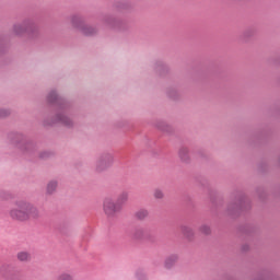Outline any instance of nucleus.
Segmentation results:
<instances>
[{"label": "nucleus", "mask_w": 280, "mask_h": 280, "mask_svg": "<svg viewBox=\"0 0 280 280\" xmlns=\"http://www.w3.org/2000/svg\"><path fill=\"white\" fill-rule=\"evenodd\" d=\"M48 104L57 105V114L55 119L51 121L45 120V126H54V124H61L66 128H73V120L69 115H71V107L68 102L58 96V93L55 90H51L47 95Z\"/></svg>", "instance_id": "nucleus-1"}, {"label": "nucleus", "mask_w": 280, "mask_h": 280, "mask_svg": "<svg viewBox=\"0 0 280 280\" xmlns=\"http://www.w3.org/2000/svg\"><path fill=\"white\" fill-rule=\"evenodd\" d=\"M12 220H19V222H27V220H38L40 218V210L34 203L19 200L15 201V206L9 211Z\"/></svg>", "instance_id": "nucleus-2"}, {"label": "nucleus", "mask_w": 280, "mask_h": 280, "mask_svg": "<svg viewBox=\"0 0 280 280\" xmlns=\"http://www.w3.org/2000/svg\"><path fill=\"white\" fill-rule=\"evenodd\" d=\"M9 137L12 143L24 152V154H34V152H36V145L33 142H28L23 133L15 132L11 133Z\"/></svg>", "instance_id": "nucleus-3"}, {"label": "nucleus", "mask_w": 280, "mask_h": 280, "mask_svg": "<svg viewBox=\"0 0 280 280\" xmlns=\"http://www.w3.org/2000/svg\"><path fill=\"white\" fill-rule=\"evenodd\" d=\"M72 26L79 32H82L84 36H95L97 28L84 23V19L79 15H73L71 19Z\"/></svg>", "instance_id": "nucleus-4"}, {"label": "nucleus", "mask_w": 280, "mask_h": 280, "mask_svg": "<svg viewBox=\"0 0 280 280\" xmlns=\"http://www.w3.org/2000/svg\"><path fill=\"white\" fill-rule=\"evenodd\" d=\"M115 163V155L113 152H103L95 162L96 172H106L108 167H113Z\"/></svg>", "instance_id": "nucleus-5"}, {"label": "nucleus", "mask_w": 280, "mask_h": 280, "mask_svg": "<svg viewBox=\"0 0 280 280\" xmlns=\"http://www.w3.org/2000/svg\"><path fill=\"white\" fill-rule=\"evenodd\" d=\"M38 31V26H36V23L34 20H25L22 23L14 24L13 32L18 36H21L22 34H34V32Z\"/></svg>", "instance_id": "nucleus-6"}, {"label": "nucleus", "mask_w": 280, "mask_h": 280, "mask_svg": "<svg viewBox=\"0 0 280 280\" xmlns=\"http://www.w3.org/2000/svg\"><path fill=\"white\" fill-rule=\"evenodd\" d=\"M103 209L108 218H113V215L121 211V207L117 202L113 201V199L110 198L104 200Z\"/></svg>", "instance_id": "nucleus-7"}, {"label": "nucleus", "mask_w": 280, "mask_h": 280, "mask_svg": "<svg viewBox=\"0 0 280 280\" xmlns=\"http://www.w3.org/2000/svg\"><path fill=\"white\" fill-rule=\"evenodd\" d=\"M0 272L5 280H19V273L14 271V267H12V265H3L0 268Z\"/></svg>", "instance_id": "nucleus-8"}, {"label": "nucleus", "mask_w": 280, "mask_h": 280, "mask_svg": "<svg viewBox=\"0 0 280 280\" xmlns=\"http://www.w3.org/2000/svg\"><path fill=\"white\" fill-rule=\"evenodd\" d=\"M103 23H105V25H107V27H112L113 30H117V27H119L121 25V22L115 18H113V15H107L104 18Z\"/></svg>", "instance_id": "nucleus-9"}, {"label": "nucleus", "mask_w": 280, "mask_h": 280, "mask_svg": "<svg viewBox=\"0 0 280 280\" xmlns=\"http://www.w3.org/2000/svg\"><path fill=\"white\" fill-rule=\"evenodd\" d=\"M178 261V255L173 254L165 258L164 260V267L170 270L176 266V262Z\"/></svg>", "instance_id": "nucleus-10"}, {"label": "nucleus", "mask_w": 280, "mask_h": 280, "mask_svg": "<svg viewBox=\"0 0 280 280\" xmlns=\"http://www.w3.org/2000/svg\"><path fill=\"white\" fill-rule=\"evenodd\" d=\"M56 189H58V180L52 179L48 182L46 187V192L51 196V194H56Z\"/></svg>", "instance_id": "nucleus-11"}, {"label": "nucleus", "mask_w": 280, "mask_h": 280, "mask_svg": "<svg viewBox=\"0 0 280 280\" xmlns=\"http://www.w3.org/2000/svg\"><path fill=\"white\" fill-rule=\"evenodd\" d=\"M128 191H122L118 195L116 202L120 206V209L128 202Z\"/></svg>", "instance_id": "nucleus-12"}, {"label": "nucleus", "mask_w": 280, "mask_h": 280, "mask_svg": "<svg viewBox=\"0 0 280 280\" xmlns=\"http://www.w3.org/2000/svg\"><path fill=\"white\" fill-rule=\"evenodd\" d=\"M145 228H136L133 231V237L135 240H143V237H145Z\"/></svg>", "instance_id": "nucleus-13"}, {"label": "nucleus", "mask_w": 280, "mask_h": 280, "mask_svg": "<svg viewBox=\"0 0 280 280\" xmlns=\"http://www.w3.org/2000/svg\"><path fill=\"white\" fill-rule=\"evenodd\" d=\"M179 159L184 162L187 163L189 161V150L185 147L179 149Z\"/></svg>", "instance_id": "nucleus-14"}, {"label": "nucleus", "mask_w": 280, "mask_h": 280, "mask_svg": "<svg viewBox=\"0 0 280 280\" xmlns=\"http://www.w3.org/2000/svg\"><path fill=\"white\" fill-rule=\"evenodd\" d=\"M18 259L19 261H30L32 256L27 252H20L18 253Z\"/></svg>", "instance_id": "nucleus-15"}, {"label": "nucleus", "mask_w": 280, "mask_h": 280, "mask_svg": "<svg viewBox=\"0 0 280 280\" xmlns=\"http://www.w3.org/2000/svg\"><path fill=\"white\" fill-rule=\"evenodd\" d=\"M148 215H150V212H148V210H145V209H140L136 212V218L138 220H145V218H148Z\"/></svg>", "instance_id": "nucleus-16"}, {"label": "nucleus", "mask_w": 280, "mask_h": 280, "mask_svg": "<svg viewBox=\"0 0 280 280\" xmlns=\"http://www.w3.org/2000/svg\"><path fill=\"white\" fill-rule=\"evenodd\" d=\"M182 231L186 237H194V230L187 225L182 226Z\"/></svg>", "instance_id": "nucleus-17"}, {"label": "nucleus", "mask_w": 280, "mask_h": 280, "mask_svg": "<svg viewBox=\"0 0 280 280\" xmlns=\"http://www.w3.org/2000/svg\"><path fill=\"white\" fill-rule=\"evenodd\" d=\"M136 279L138 280H148V273L143 271V269H138L136 271Z\"/></svg>", "instance_id": "nucleus-18"}, {"label": "nucleus", "mask_w": 280, "mask_h": 280, "mask_svg": "<svg viewBox=\"0 0 280 280\" xmlns=\"http://www.w3.org/2000/svg\"><path fill=\"white\" fill-rule=\"evenodd\" d=\"M57 280H73V276L69 272H62L57 277Z\"/></svg>", "instance_id": "nucleus-19"}, {"label": "nucleus", "mask_w": 280, "mask_h": 280, "mask_svg": "<svg viewBox=\"0 0 280 280\" xmlns=\"http://www.w3.org/2000/svg\"><path fill=\"white\" fill-rule=\"evenodd\" d=\"M199 231L203 235H209V233H211V228L209 225L203 224L200 226Z\"/></svg>", "instance_id": "nucleus-20"}, {"label": "nucleus", "mask_w": 280, "mask_h": 280, "mask_svg": "<svg viewBox=\"0 0 280 280\" xmlns=\"http://www.w3.org/2000/svg\"><path fill=\"white\" fill-rule=\"evenodd\" d=\"M10 115V109L0 108V118L8 117Z\"/></svg>", "instance_id": "nucleus-21"}, {"label": "nucleus", "mask_w": 280, "mask_h": 280, "mask_svg": "<svg viewBox=\"0 0 280 280\" xmlns=\"http://www.w3.org/2000/svg\"><path fill=\"white\" fill-rule=\"evenodd\" d=\"M154 198H156L158 200H161V198H163V190H161V189H155V191H154Z\"/></svg>", "instance_id": "nucleus-22"}, {"label": "nucleus", "mask_w": 280, "mask_h": 280, "mask_svg": "<svg viewBox=\"0 0 280 280\" xmlns=\"http://www.w3.org/2000/svg\"><path fill=\"white\" fill-rule=\"evenodd\" d=\"M51 156V153L48 151H43L39 153V159H49Z\"/></svg>", "instance_id": "nucleus-23"}, {"label": "nucleus", "mask_w": 280, "mask_h": 280, "mask_svg": "<svg viewBox=\"0 0 280 280\" xmlns=\"http://www.w3.org/2000/svg\"><path fill=\"white\" fill-rule=\"evenodd\" d=\"M5 198H8V192L0 190V200H5Z\"/></svg>", "instance_id": "nucleus-24"}, {"label": "nucleus", "mask_w": 280, "mask_h": 280, "mask_svg": "<svg viewBox=\"0 0 280 280\" xmlns=\"http://www.w3.org/2000/svg\"><path fill=\"white\" fill-rule=\"evenodd\" d=\"M235 209H240V207L238 206H236V208Z\"/></svg>", "instance_id": "nucleus-25"}]
</instances>
